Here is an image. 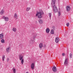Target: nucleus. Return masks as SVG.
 Returning <instances> with one entry per match:
<instances>
[{"instance_id": "nucleus-17", "label": "nucleus", "mask_w": 73, "mask_h": 73, "mask_svg": "<svg viewBox=\"0 0 73 73\" xmlns=\"http://www.w3.org/2000/svg\"><path fill=\"white\" fill-rule=\"evenodd\" d=\"M30 9H31V7H27L26 8V11H27V12H28V11H29Z\"/></svg>"}, {"instance_id": "nucleus-12", "label": "nucleus", "mask_w": 73, "mask_h": 73, "mask_svg": "<svg viewBox=\"0 0 73 73\" xmlns=\"http://www.w3.org/2000/svg\"><path fill=\"white\" fill-rule=\"evenodd\" d=\"M55 42L56 43H58L59 41H60V39L58 37L56 38L55 39Z\"/></svg>"}, {"instance_id": "nucleus-5", "label": "nucleus", "mask_w": 73, "mask_h": 73, "mask_svg": "<svg viewBox=\"0 0 73 73\" xmlns=\"http://www.w3.org/2000/svg\"><path fill=\"white\" fill-rule=\"evenodd\" d=\"M35 63H32L31 65V68L32 70L35 69Z\"/></svg>"}, {"instance_id": "nucleus-13", "label": "nucleus", "mask_w": 73, "mask_h": 73, "mask_svg": "<svg viewBox=\"0 0 73 73\" xmlns=\"http://www.w3.org/2000/svg\"><path fill=\"white\" fill-rule=\"evenodd\" d=\"M56 3V0H52L51 3L52 5H54V4Z\"/></svg>"}, {"instance_id": "nucleus-10", "label": "nucleus", "mask_w": 73, "mask_h": 73, "mask_svg": "<svg viewBox=\"0 0 73 73\" xmlns=\"http://www.w3.org/2000/svg\"><path fill=\"white\" fill-rule=\"evenodd\" d=\"M52 70L54 72H56L57 71V68L55 66H54L52 68Z\"/></svg>"}, {"instance_id": "nucleus-23", "label": "nucleus", "mask_w": 73, "mask_h": 73, "mask_svg": "<svg viewBox=\"0 0 73 73\" xmlns=\"http://www.w3.org/2000/svg\"><path fill=\"white\" fill-rule=\"evenodd\" d=\"M4 59H5V56L3 55L2 56V61H4Z\"/></svg>"}, {"instance_id": "nucleus-1", "label": "nucleus", "mask_w": 73, "mask_h": 73, "mask_svg": "<svg viewBox=\"0 0 73 73\" xmlns=\"http://www.w3.org/2000/svg\"><path fill=\"white\" fill-rule=\"evenodd\" d=\"M43 13H44L42 11L38 12L36 14V17H37L39 19H41V18H42V16Z\"/></svg>"}, {"instance_id": "nucleus-14", "label": "nucleus", "mask_w": 73, "mask_h": 73, "mask_svg": "<svg viewBox=\"0 0 73 73\" xmlns=\"http://www.w3.org/2000/svg\"><path fill=\"white\" fill-rule=\"evenodd\" d=\"M43 22V21H42V19H40L38 20V22L39 24H42Z\"/></svg>"}, {"instance_id": "nucleus-6", "label": "nucleus", "mask_w": 73, "mask_h": 73, "mask_svg": "<svg viewBox=\"0 0 73 73\" xmlns=\"http://www.w3.org/2000/svg\"><path fill=\"white\" fill-rule=\"evenodd\" d=\"M68 58H66L64 61V64L66 65H68Z\"/></svg>"}, {"instance_id": "nucleus-18", "label": "nucleus", "mask_w": 73, "mask_h": 73, "mask_svg": "<svg viewBox=\"0 0 73 73\" xmlns=\"http://www.w3.org/2000/svg\"><path fill=\"white\" fill-rule=\"evenodd\" d=\"M12 30H13V32H16V30H17V29L16 28L13 27V28Z\"/></svg>"}, {"instance_id": "nucleus-7", "label": "nucleus", "mask_w": 73, "mask_h": 73, "mask_svg": "<svg viewBox=\"0 0 73 73\" xmlns=\"http://www.w3.org/2000/svg\"><path fill=\"white\" fill-rule=\"evenodd\" d=\"M14 17L15 19H16V20H17V19H18V15H17V13H15L14 14Z\"/></svg>"}, {"instance_id": "nucleus-27", "label": "nucleus", "mask_w": 73, "mask_h": 73, "mask_svg": "<svg viewBox=\"0 0 73 73\" xmlns=\"http://www.w3.org/2000/svg\"><path fill=\"white\" fill-rule=\"evenodd\" d=\"M66 25L67 27H69V23H68L66 24Z\"/></svg>"}, {"instance_id": "nucleus-21", "label": "nucleus", "mask_w": 73, "mask_h": 73, "mask_svg": "<svg viewBox=\"0 0 73 73\" xmlns=\"http://www.w3.org/2000/svg\"><path fill=\"white\" fill-rule=\"evenodd\" d=\"M12 70H13V71L14 73H16V68H13L12 69Z\"/></svg>"}, {"instance_id": "nucleus-20", "label": "nucleus", "mask_w": 73, "mask_h": 73, "mask_svg": "<svg viewBox=\"0 0 73 73\" xmlns=\"http://www.w3.org/2000/svg\"><path fill=\"white\" fill-rule=\"evenodd\" d=\"M1 42L2 44H4L5 42V40L3 39H2L1 40Z\"/></svg>"}, {"instance_id": "nucleus-19", "label": "nucleus", "mask_w": 73, "mask_h": 73, "mask_svg": "<svg viewBox=\"0 0 73 73\" xmlns=\"http://www.w3.org/2000/svg\"><path fill=\"white\" fill-rule=\"evenodd\" d=\"M42 46H43L42 43H40L39 45V48H42Z\"/></svg>"}, {"instance_id": "nucleus-15", "label": "nucleus", "mask_w": 73, "mask_h": 73, "mask_svg": "<svg viewBox=\"0 0 73 73\" xmlns=\"http://www.w3.org/2000/svg\"><path fill=\"white\" fill-rule=\"evenodd\" d=\"M4 10H2L0 12V14L2 15H3V14H4Z\"/></svg>"}, {"instance_id": "nucleus-2", "label": "nucleus", "mask_w": 73, "mask_h": 73, "mask_svg": "<svg viewBox=\"0 0 73 73\" xmlns=\"http://www.w3.org/2000/svg\"><path fill=\"white\" fill-rule=\"evenodd\" d=\"M24 55V54L23 53L21 55H20L19 56V60H21V63L22 64H23L24 63V59H23V55Z\"/></svg>"}, {"instance_id": "nucleus-28", "label": "nucleus", "mask_w": 73, "mask_h": 73, "mask_svg": "<svg viewBox=\"0 0 73 73\" xmlns=\"http://www.w3.org/2000/svg\"><path fill=\"white\" fill-rule=\"evenodd\" d=\"M70 58H72V54H70Z\"/></svg>"}, {"instance_id": "nucleus-8", "label": "nucleus", "mask_w": 73, "mask_h": 73, "mask_svg": "<svg viewBox=\"0 0 73 73\" xmlns=\"http://www.w3.org/2000/svg\"><path fill=\"white\" fill-rule=\"evenodd\" d=\"M11 50V47H9L6 48V50L7 53H9L10 50Z\"/></svg>"}, {"instance_id": "nucleus-29", "label": "nucleus", "mask_w": 73, "mask_h": 73, "mask_svg": "<svg viewBox=\"0 0 73 73\" xmlns=\"http://www.w3.org/2000/svg\"><path fill=\"white\" fill-rule=\"evenodd\" d=\"M62 56H65V53H62Z\"/></svg>"}, {"instance_id": "nucleus-26", "label": "nucleus", "mask_w": 73, "mask_h": 73, "mask_svg": "<svg viewBox=\"0 0 73 73\" xmlns=\"http://www.w3.org/2000/svg\"><path fill=\"white\" fill-rule=\"evenodd\" d=\"M49 16L50 18L51 16H52V14L51 13H49Z\"/></svg>"}, {"instance_id": "nucleus-24", "label": "nucleus", "mask_w": 73, "mask_h": 73, "mask_svg": "<svg viewBox=\"0 0 73 73\" xmlns=\"http://www.w3.org/2000/svg\"><path fill=\"white\" fill-rule=\"evenodd\" d=\"M31 41L33 43H34V42H35V40H33V38H31Z\"/></svg>"}, {"instance_id": "nucleus-9", "label": "nucleus", "mask_w": 73, "mask_h": 73, "mask_svg": "<svg viewBox=\"0 0 73 73\" xmlns=\"http://www.w3.org/2000/svg\"><path fill=\"white\" fill-rule=\"evenodd\" d=\"M70 10V7L69 6H68L66 7V11L67 12H69Z\"/></svg>"}, {"instance_id": "nucleus-25", "label": "nucleus", "mask_w": 73, "mask_h": 73, "mask_svg": "<svg viewBox=\"0 0 73 73\" xmlns=\"http://www.w3.org/2000/svg\"><path fill=\"white\" fill-rule=\"evenodd\" d=\"M58 16H60V15H61V11H58Z\"/></svg>"}, {"instance_id": "nucleus-4", "label": "nucleus", "mask_w": 73, "mask_h": 73, "mask_svg": "<svg viewBox=\"0 0 73 73\" xmlns=\"http://www.w3.org/2000/svg\"><path fill=\"white\" fill-rule=\"evenodd\" d=\"M2 19H4L5 21H8L9 20V18L7 17H5L4 16H2Z\"/></svg>"}, {"instance_id": "nucleus-32", "label": "nucleus", "mask_w": 73, "mask_h": 73, "mask_svg": "<svg viewBox=\"0 0 73 73\" xmlns=\"http://www.w3.org/2000/svg\"><path fill=\"white\" fill-rule=\"evenodd\" d=\"M26 73H28V72H26Z\"/></svg>"}, {"instance_id": "nucleus-16", "label": "nucleus", "mask_w": 73, "mask_h": 73, "mask_svg": "<svg viewBox=\"0 0 73 73\" xmlns=\"http://www.w3.org/2000/svg\"><path fill=\"white\" fill-rule=\"evenodd\" d=\"M50 31V30L49 29V28H47L46 30V33H49V31Z\"/></svg>"}, {"instance_id": "nucleus-30", "label": "nucleus", "mask_w": 73, "mask_h": 73, "mask_svg": "<svg viewBox=\"0 0 73 73\" xmlns=\"http://www.w3.org/2000/svg\"><path fill=\"white\" fill-rule=\"evenodd\" d=\"M9 58H7V61L8 62V61H9Z\"/></svg>"}, {"instance_id": "nucleus-31", "label": "nucleus", "mask_w": 73, "mask_h": 73, "mask_svg": "<svg viewBox=\"0 0 73 73\" xmlns=\"http://www.w3.org/2000/svg\"><path fill=\"white\" fill-rule=\"evenodd\" d=\"M33 40H35V37H33Z\"/></svg>"}, {"instance_id": "nucleus-3", "label": "nucleus", "mask_w": 73, "mask_h": 73, "mask_svg": "<svg viewBox=\"0 0 73 73\" xmlns=\"http://www.w3.org/2000/svg\"><path fill=\"white\" fill-rule=\"evenodd\" d=\"M52 7H53V11L54 12H57L58 11V10L57 9V8L56 7V6H55V4H54V5H52Z\"/></svg>"}, {"instance_id": "nucleus-11", "label": "nucleus", "mask_w": 73, "mask_h": 73, "mask_svg": "<svg viewBox=\"0 0 73 73\" xmlns=\"http://www.w3.org/2000/svg\"><path fill=\"white\" fill-rule=\"evenodd\" d=\"M4 38V34L3 33L0 34V39H3Z\"/></svg>"}, {"instance_id": "nucleus-22", "label": "nucleus", "mask_w": 73, "mask_h": 73, "mask_svg": "<svg viewBox=\"0 0 73 73\" xmlns=\"http://www.w3.org/2000/svg\"><path fill=\"white\" fill-rule=\"evenodd\" d=\"M54 30L53 29L51 30L50 32L51 34L53 35V34H54Z\"/></svg>"}]
</instances>
